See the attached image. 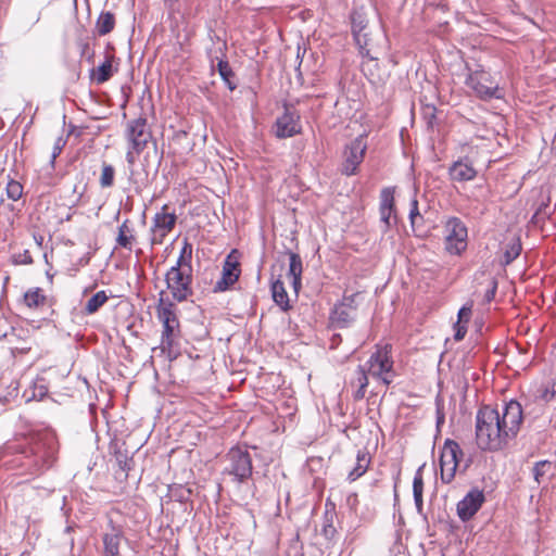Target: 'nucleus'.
Segmentation results:
<instances>
[{"instance_id":"obj_21","label":"nucleus","mask_w":556,"mask_h":556,"mask_svg":"<svg viewBox=\"0 0 556 556\" xmlns=\"http://www.w3.org/2000/svg\"><path fill=\"white\" fill-rule=\"evenodd\" d=\"M271 295L274 302L283 311L287 312L290 308L289 296L285 288V283L281 279H276L270 286Z\"/></svg>"},{"instance_id":"obj_6","label":"nucleus","mask_w":556,"mask_h":556,"mask_svg":"<svg viewBox=\"0 0 556 556\" xmlns=\"http://www.w3.org/2000/svg\"><path fill=\"white\" fill-rule=\"evenodd\" d=\"M126 137L129 144V149L126 153V161L129 165H134L137 156L143 151L151 138L147 119L144 117H138L128 122Z\"/></svg>"},{"instance_id":"obj_15","label":"nucleus","mask_w":556,"mask_h":556,"mask_svg":"<svg viewBox=\"0 0 556 556\" xmlns=\"http://www.w3.org/2000/svg\"><path fill=\"white\" fill-rule=\"evenodd\" d=\"M380 222L382 224V231L387 232L392 225L396 224V216L394 213V188L387 187L380 193Z\"/></svg>"},{"instance_id":"obj_8","label":"nucleus","mask_w":556,"mask_h":556,"mask_svg":"<svg viewBox=\"0 0 556 556\" xmlns=\"http://www.w3.org/2000/svg\"><path fill=\"white\" fill-rule=\"evenodd\" d=\"M226 460L224 473L231 476L235 481L243 483L252 476V458L247 448L241 446L230 448Z\"/></svg>"},{"instance_id":"obj_14","label":"nucleus","mask_w":556,"mask_h":556,"mask_svg":"<svg viewBox=\"0 0 556 556\" xmlns=\"http://www.w3.org/2000/svg\"><path fill=\"white\" fill-rule=\"evenodd\" d=\"M484 502V493L479 489L470 490L457 504V515L463 521L471 519Z\"/></svg>"},{"instance_id":"obj_20","label":"nucleus","mask_w":556,"mask_h":556,"mask_svg":"<svg viewBox=\"0 0 556 556\" xmlns=\"http://www.w3.org/2000/svg\"><path fill=\"white\" fill-rule=\"evenodd\" d=\"M302 271H303V265L302 260L299 254L290 252L289 253V277L292 278V287L295 293L300 290L302 282Z\"/></svg>"},{"instance_id":"obj_47","label":"nucleus","mask_w":556,"mask_h":556,"mask_svg":"<svg viewBox=\"0 0 556 556\" xmlns=\"http://www.w3.org/2000/svg\"><path fill=\"white\" fill-rule=\"evenodd\" d=\"M555 149H556V142H555Z\"/></svg>"},{"instance_id":"obj_27","label":"nucleus","mask_w":556,"mask_h":556,"mask_svg":"<svg viewBox=\"0 0 556 556\" xmlns=\"http://www.w3.org/2000/svg\"><path fill=\"white\" fill-rule=\"evenodd\" d=\"M109 300L105 291L101 290L93 294L86 303L84 313L87 315H92L99 311Z\"/></svg>"},{"instance_id":"obj_33","label":"nucleus","mask_w":556,"mask_h":556,"mask_svg":"<svg viewBox=\"0 0 556 556\" xmlns=\"http://www.w3.org/2000/svg\"><path fill=\"white\" fill-rule=\"evenodd\" d=\"M409 222L413 231H417V219H422L421 214L419 213L418 208V201L416 199H413L410 202V208H409Z\"/></svg>"},{"instance_id":"obj_30","label":"nucleus","mask_w":556,"mask_h":556,"mask_svg":"<svg viewBox=\"0 0 556 556\" xmlns=\"http://www.w3.org/2000/svg\"><path fill=\"white\" fill-rule=\"evenodd\" d=\"M215 59L217 60V68L220 77L223 78V80L226 83L230 90H235L237 85L231 80V78L233 77V73L228 62L223 59H219L218 56H216Z\"/></svg>"},{"instance_id":"obj_17","label":"nucleus","mask_w":556,"mask_h":556,"mask_svg":"<svg viewBox=\"0 0 556 556\" xmlns=\"http://www.w3.org/2000/svg\"><path fill=\"white\" fill-rule=\"evenodd\" d=\"M355 307H348L346 303L334 305L330 319L337 328L348 327L354 319Z\"/></svg>"},{"instance_id":"obj_10","label":"nucleus","mask_w":556,"mask_h":556,"mask_svg":"<svg viewBox=\"0 0 556 556\" xmlns=\"http://www.w3.org/2000/svg\"><path fill=\"white\" fill-rule=\"evenodd\" d=\"M446 250L459 255L467 248V228L457 217H450L444 224Z\"/></svg>"},{"instance_id":"obj_29","label":"nucleus","mask_w":556,"mask_h":556,"mask_svg":"<svg viewBox=\"0 0 556 556\" xmlns=\"http://www.w3.org/2000/svg\"><path fill=\"white\" fill-rule=\"evenodd\" d=\"M115 25L114 15L110 12L101 13L97 21V29L99 35L104 36L113 30Z\"/></svg>"},{"instance_id":"obj_45","label":"nucleus","mask_w":556,"mask_h":556,"mask_svg":"<svg viewBox=\"0 0 556 556\" xmlns=\"http://www.w3.org/2000/svg\"><path fill=\"white\" fill-rule=\"evenodd\" d=\"M166 3H169V4H174L175 2H177L178 0H164Z\"/></svg>"},{"instance_id":"obj_7","label":"nucleus","mask_w":556,"mask_h":556,"mask_svg":"<svg viewBox=\"0 0 556 556\" xmlns=\"http://www.w3.org/2000/svg\"><path fill=\"white\" fill-rule=\"evenodd\" d=\"M463 455V451L457 442L453 440L444 442L440 456L441 480L444 483L452 482L458 469L465 471L468 468V460L462 466Z\"/></svg>"},{"instance_id":"obj_16","label":"nucleus","mask_w":556,"mask_h":556,"mask_svg":"<svg viewBox=\"0 0 556 556\" xmlns=\"http://www.w3.org/2000/svg\"><path fill=\"white\" fill-rule=\"evenodd\" d=\"M240 273L239 263L231 255H228L223 265L222 277L214 285V292L228 290L238 281Z\"/></svg>"},{"instance_id":"obj_3","label":"nucleus","mask_w":556,"mask_h":556,"mask_svg":"<svg viewBox=\"0 0 556 556\" xmlns=\"http://www.w3.org/2000/svg\"><path fill=\"white\" fill-rule=\"evenodd\" d=\"M59 443L54 433L46 431L38 433L23 451L25 454L24 466L31 475H40L53 466L56 460Z\"/></svg>"},{"instance_id":"obj_23","label":"nucleus","mask_w":556,"mask_h":556,"mask_svg":"<svg viewBox=\"0 0 556 556\" xmlns=\"http://www.w3.org/2000/svg\"><path fill=\"white\" fill-rule=\"evenodd\" d=\"M368 370L366 368V366L364 365H359L357 367V370H356V378L355 380H353V384H357L358 388L357 390L354 392V399L359 401L365 397V394H366V389L368 387Z\"/></svg>"},{"instance_id":"obj_19","label":"nucleus","mask_w":556,"mask_h":556,"mask_svg":"<svg viewBox=\"0 0 556 556\" xmlns=\"http://www.w3.org/2000/svg\"><path fill=\"white\" fill-rule=\"evenodd\" d=\"M477 175L476 169L467 162L457 161L450 168V176L455 181L472 180Z\"/></svg>"},{"instance_id":"obj_39","label":"nucleus","mask_w":556,"mask_h":556,"mask_svg":"<svg viewBox=\"0 0 556 556\" xmlns=\"http://www.w3.org/2000/svg\"><path fill=\"white\" fill-rule=\"evenodd\" d=\"M520 253V245H514L505 253L506 263L514 261Z\"/></svg>"},{"instance_id":"obj_32","label":"nucleus","mask_w":556,"mask_h":556,"mask_svg":"<svg viewBox=\"0 0 556 556\" xmlns=\"http://www.w3.org/2000/svg\"><path fill=\"white\" fill-rule=\"evenodd\" d=\"M7 194L13 200L17 201L23 194V186L15 180H11L7 186Z\"/></svg>"},{"instance_id":"obj_28","label":"nucleus","mask_w":556,"mask_h":556,"mask_svg":"<svg viewBox=\"0 0 556 556\" xmlns=\"http://www.w3.org/2000/svg\"><path fill=\"white\" fill-rule=\"evenodd\" d=\"M112 74V61L111 56H108L106 60L93 71L92 77L98 84H103L111 78Z\"/></svg>"},{"instance_id":"obj_44","label":"nucleus","mask_w":556,"mask_h":556,"mask_svg":"<svg viewBox=\"0 0 556 556\" xmlns=\"http://www.w3.org/2000/svg\"><path fill=\"white\" fill-rule=\"evenodd\" d=\"M443 421H444V416H443V415H442V416H439V417H438V425H439V424H441V422H443Z\"/></svg>"},{"instance_id":"obj_34","label":"nucleus","mask_w":556,"mask_h":556,"mask_svg":"<svg viewBox=\"0 0 556 556\" xmlns=\"http://www.w3.org/2000/svg\"><path fill=\"white\" fill-rule=\"evenodd\" d=\"M555 396V391L553 388H549L548 386H541L538 391H536V394H535V397L547 403L549 401L553 400V397Z\"/></svg>"},{"instance_id":"obj_36","label":"nucleus","mask_w":556,"mask_h":556,"mask_svg":"<svg viewBox=\"0 0 556 556\" xmlns=\"http://www.w3.org/2000/svg\"><path fill=\"white\" fill-rule=\"evenodd\" d=\"M471 309H472V305L469 304V305H464L459 311H458V320L457 323H462V324H467L471 317Z\"/></svg>"},{"instance_id":"obj_13","label":"nucleus","mask_w":556,"mask_h":556,"mask_svg":"<svg viewBox=\"0 0 556 556\" xmlns=\"http://www.w3.org/2000/svg\"><path fill=\"white\" fill-rule=\"evenodd\" d=\"M301 131L300 115L292 106H285V113L276 121L275 134L278 138L292 137Z\"/></svg>"},{"instance_id":"obj_24","label":"nucleus","mask_w":556,"mask_h":556,"mask_svg":"<svg viewBox=\"0 0 556 556\" xmlns=\"http://www.w3.org/2000/svg\"><path fill=\"white\" fill-rule=\"evenodd\" d=\"M47 296L41 288H31L24 294V303L29 308H39L46 304Z\"/></svg>"},{"instance_id":"obj_26","label":"nucleus","mask_w":556,"mask_h":556,"mask_svg":"<svg viewBox=\"0 0 556 556\" xmlns=\"http://www.w3.org/2000/svg\"><path fill=\"white\" fill-rule=\"evenodd\" d=\"M121 534L118 532L105 533L103 536L104 555L105 556H121L119 555Z\"/></svg>"},{"instance_id":"obj_12","label":"nucleus","mask_w":556,"mask_h":556,"mask_svg":"<svg viewBox=\"0 0 556 556\" xmlns=\"http://www.w3.org/2000/svg\"><path fill=\"white\" fill-rule=\"evenodd\" d=\"M168 206L165 204L162 206L161 211L157 212L153 217V225L151 228L152 244H162L164 238L173 230L176 224V215L175 213L167 212Z\"/></svg>"},{"instance_id":"obj_40","label":"nucleus","mask_w":556,"mask_h":556,"mask_svg":"<svg viewBox=\"0 0 556 556\" xmlns=\"http://www.w3.org/2000/svg\"><path fill=\"white\" fill-rule=\"evenodd\" d=\"M496 282L493 281L492 282V288L490 290H488L486 294H485V299L488 302L492 301L494 299V295H495V292H496Z\"/></svg>"},{"instance_id":"obj_18","label":"nucleus","mask_w":556,"mask_h":556,"mask_svg":"<svg viewBox=\"0 0 556 556\" xmlns=\"http://www.w3.org/2000/svg\"><path fill=\"white\" fill-rule=\"evenodd\" d=\"M371 463L370 454L365 450H358L356 454V463L352 470L348 473V481L354 482L363 477L368 470Z\"/></svg>"},{"instance_id":"obj_1","label":"nucleus","mask_w":556,"mask_h":556,"mask_svg":"<svg viewBox=\"0 0 556 556\" xmlns=\"http://www.w3.org/2000/svg\"><path fill=\"white\" fill-rule=\"evenodd\" d=\"M522 422V408L517 401L505 403L503 412L483 406L476 416V440L481 450L498 451L514 439Z\"/></svg>"},{"instance_id":"obj_5","label":"nucleus","mask_w":556,"mask_h":556,"mask_svg":"<svg viewBox=\"0 0 556 556\" xmlns=\"http://www.w3.org/2000/svg\"><path fill=\"white\" fill-rule=\"evenodd\" d=\"M391 350L392 346L390 344L377 346L376 352L370 355L369 359L364 365L368 374L379 379L384 386L391 384L396 376L393 368L394 362L392 359Z\"/></svg>"},{"instance_id":"obj_25","label":"nucleus","mask_w":556,"mask_h":556,"mask_svg":"<svg viewBox=\"0 0 556 556\" xmlns=\"http://www.w3.org/2000/svg\"><path fill=\"white\" fill-rule=\"evenodd\" d=\"M422 469L424 466H420L415 472L413 480V495L415 505L418 511H421L424 501H422V492H424V478H422Z\"/></svg>"},{"instance_id":"obj_42","label":"nucleus","mask_w":556,"mask_h":556,"mask_svg":"<svg viewBox=\"0 0 556 556\" xmlns=\"http://www.w3.org/2000/svg\"><path fill=\"white\" fill-rule=\"evenodd\" d=\"M17 262L23 263V264H30L33 262V260H31L30 255L28 254V252L25 251L23 260L17 261Z\"/></svg>"},{"instance_id":"obj_4","label":"nucleus","mask_w":556,"mask_h":556,"mask_svg":"<svg viewBox=\"0 0 556 556\" xmlns=\"http://www.w3.org/2000/svg\"><path fill=\"white\" fill-rule=\"evenodd\" d=\"M162 295L163 292L156 306V316L163 328L161 348L164 352L170 353L180 337V327L176 305L169 300H164Z\"/></svg>"},{"instance_id":"obj_38","label":"nucleus","mask_w":556,"mask_h":556,"mask_svg":"<svg viewBox=\"0 0 556 556\" xmlns=\"http://www.w3.org/2000/svg\"><path fill=\"white\" fill-rule=\"evenodd\" d=\"M454 329H455V334H454V339L456 341H460L464 339L466 332H467V327H466V324H462V323H456L454 325Z\"/></svg>"},{"instance_id":"obj_43","label":"nucleus","mask_w":556,"mask_h":556,"mask_svg":"<svg viewBox=\"0 0 556 556\" xmlns=\"http://www.w3.org/2000/svg\"><path fill=\"white\" fill-rule=\"evenodd\" d=\"M60 151H61V148H60L59 146H56V147L54 148V151H53L52 157H53V159H55V157H56V155L60 153Z\"/></svg>"},{"instance_id":"obj_46","label":"nucleus","mask_w":556,"mask_h":556,"mask_svg":"<svg viewBox=\"0 0 556 556\" xmlns=\"http://www.w3.org/2000/svg\"><path fill=\"white\" fill-rule=\"evenodd\" d=\"M424 218L422 219H417V230L419 229L421 223H422Z\"/></svg>"},{"instance_id":"obj_35","label":"nucleus","mask_w":556,"mask_h":556,"mask_svg":"<svg viewBox=\"0 0 556 556\" xmlns=\"http://www.w3.org/2000/svg\"><path fill=\"white\" fill-rule=\"evenodd\" d=\"M551 468V463L546 460L538 462L533 468L534 479L540 482L541 477L546 472V469Z\"/></svg>"},{"instance_id":"obj_11","label":"nucleus","mask_w":556,"mask_h":556,"mask_svg":"<svg viewBox=\"0 0 556 556\" xmlns=\"http://www.w3.org/2000/svg\"><path fill=\"white\" fill-rule=\"evenodd\" d=\"M367 149L366 140L363 136H358L350 144L346 146L343 153L342 173L346 176L354 175L364 160Z\"/></svg>"},{"instance_id":"obj_41","label":"nucleus","mask_w":556,"mask_h":556,"mask_svg":"<svg viewBox=\"0 0 556 556\" xmlns=\"http://www.w3.org/2000/svg\"><path fill=\"white\" fill-rule=\"evenodd\" d=\"M355 296H356V294L345 295V296H343V300L341 303H346L348 307H354Z\"/></svg>"},{"instance_id":"obj_9","label":"nucleus","mask_w":556,"mask_h":556,"mask_svg":"<svg viewBox=\"0 0 556 556\" xmlns=\"http://www.w3.org/2000/svg\"><path fill=\"white\" fill-rule=\"evenodd\" d=\"M466 86L481 100L503 98L502 89L485 71L471 72L466 78Z\"/></svg>"},{"instance_id":"obj_22","label":"nucleus","mask_w":556,"mask_h":556,"mask_svg":"<svg viewBox=\"0 0 556 556\" xmlns=\"http://www.w3.org/2000/svg\"><path fill=\"white\" fill-rule=\"evenodd\" d=\"M134 229L129 225V220L126 219L118 227V235L116 238L117 245L131 250L135 242Z\"/></svg>"},{"instance_id":"obj_31","label":"nucleus","mask_w":556,"mask_h":556,"mask_svg":"<svg viewBox=\"0 0 556 556\" xmlns=\"http://www.w3.org/2000/svg\"><path fill=\"white\" fill-rule=\"evenodd\" d=\"M115 169L112 165L104 163L100 176V186L102 188H110L114 184Z\"/></svg>"},{"instance_id":"obj_37","label":"nucleus","mask_w":556,"mask_h":556,"mask_svg":"<svg viewBox=\"0 0 556 556\" xmlns=\"http://www.w3.org/2000/svg\"><path fill=\"white\" fill-rule=\"evenodd\" d=\"M116 462L122 471L127 473L130 470V460L128 459L126 454L117 453Z\"/></svg>"},{"instance_id":"obj_2","label":"nucleus","mask_w":556,"mask_h":556,"mask_svg":"<svg viewBox=\"0 0 556 556\" xmlns=\"http://www.w3.org/2000/svg\"><path fill=\"white\" fill-rule=\"evenodd\" d=\"M192 244L185 239L176 264L166 273L167 289L177 302L192 295Z\"/></svg>"}]
</instances>
